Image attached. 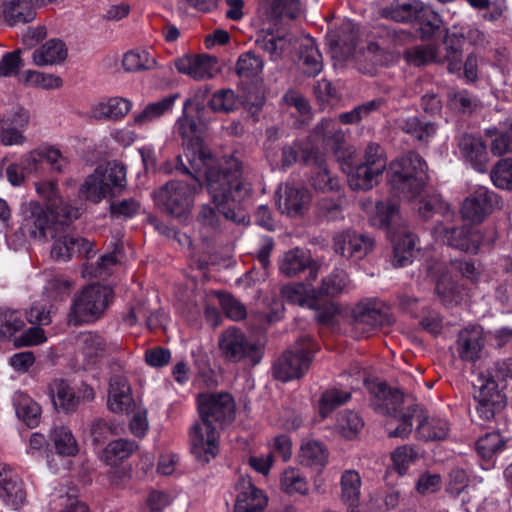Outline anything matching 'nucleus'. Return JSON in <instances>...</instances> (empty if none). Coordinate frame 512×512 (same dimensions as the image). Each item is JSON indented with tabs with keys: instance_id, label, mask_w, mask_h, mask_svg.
Listing matches in <instances>:
<instances>
[{
	"instance_id": "2f4dec72",
	"label": "nucleus",
	"mask_w": 512,
	"mask_h": 512,
	"mask_svg": "<svg viewBox=\"0 0 512 512\" xmlns=\"http://www.w3.org/2000/svg\"><path fill=\"white\" fill-rule=\"evenodd\" d=\"M132 108V102L122 97H112L96 104L92 113L98 120L117 121L127 115Z\"/></svg>"
},
{
	"instance_id": "bf43d9fd",
	"label": "nucleus",
	"mask_w": 512,
	"mask_h": 512,
	"mask_svg": "<svg viewBox=\"0 0 512 512\" xmlns=\"http://www.w3.org/2000/svg\"><path fill=\"white\" fill-rule=\"evenodd\" d=\"M281 488L287 494L298 493L306 495L308 493V483L305 477L294 468L286 469L281 476Z\"/></svg>"
},
{
	"instance_id": "a211bd4d",
	"label": "nucleus",
	"mask_w": 512,
	"mask_h": 512,
	"mask_svg": "<svg viewBox=\"0 0 512 512\" xmlns=\"http://www.w3.org/2000/svg\"><path fill=\"white\" fill-rule=\"evenodd\" d=\"M374 240L365 234L347 230L333 238L334 251L345 258L363 259L373 248Z\"/></svg>"
},
{
	"instance_id": "b1692460",
	"label": "nucleus",
	"mask_w": 512,
	"mask_h": 512,
	"mask_svg": "<svg viewBox=\"0 0 512 512\" xmlns=\"http://www.w3.org/2000/svg\"><path fill=\"white\" fill-rule=\"evenodd\" d=\"M234 512H263L268 498L257 488L249 476L240 477L235 484Z\"/></svg>"
},
{
	"instance_id": "423d86ee",
	"label": "nucleus",
	"mask_w": 512,
	"mask_h": 512,
	"mask_svg": "<svg viewBox=\"0 0 512 512\" xmlns=\"http://www.w3.org/2000/svg\"><path fill=\"white\" fill-rule=\"evenodd\" d=\"M416 422V437L424 441H439L447 438L450 432L449 422L440 416H428L425 411L415 405L409 412L402 415V424H397L391 428V423L387 424L386 430L388 437L406 439L412 432L413 422Z\"/></svg>"
},
{
	"instance_id": "c9c22d12",
	"label": "nucleus",
	"mask_w": 512,
	"mask_h": 512,
	"mask_svg": "<svg viewBox=\"0 0 512 512\" xmlns=\"http://www.w3.org/2000/svg\"><path fill=\"white\" fill-rule=\"evenodd\" d=\"M177 97L178 95L174 94L164 97L159 101L149 103L140 113L134 114V125L144 126L158 120L166 112L170 111L173 108Z\"/></svg>"
},
{
	"instance_id": "37998d69",
	"label": "nucleus",
	"mask_w": 512,
	"mask_h": 512,
	"mask_svg": "<svg viewBox=\"0 0 512 512\" xmlns=\"http://www.w3.org/2000/svg\"><path fill=\"white\" fill-rule=\"evenodd\" d=\"M263 68V59L254 51L249 50L238 57L235 72L238 77L248 80L259 76Z\"/></svg>"
},
{
	"instance_id": "13d9d810",
	"label": "nucleus",
	"mask_w": 512,
	"mask_h": 512,
	"mask_svg": "<svg viewBox=\"0 0 512 512\" xmlns=\"http://www.w3.org/2000/svg\"><path fill=\"white\" fill-rule=\"evenodd\" d=\"M133 441L126 439H118L110 442L105 449V459L109 465H116L129 458L136 449Z\"/></svg>"
},
{
	"instance_id": "c756f323",
	"label": "nucleus",
	"mask_w": 512,
	"mask_h": 512,
	"mask_svg": "<svg viewBox=\"0 0 512 512\" xmlns=\"http://www.w3.org/2000/svg\"><path fill=\"white\" fill-rule=\"evenodd\" d=\"M1 9L4 21L9 26L25 24L36 17L31 0H2Z\"/></svg>"
},
{
	"instance_id": "a878e982",
	"label": "nucleus",
	"mask_w": 512,
	"mask_h": 512,
	"mask_svg": "<svg viewBox=\"0 0 512 512\" xmlns=\"http://www.w3.org/2000/svg\"><path fill=\"white\" fill-rule=\"evenodd\" d=\"M395 126L409 135L414 141L427 145L437 134L435 122L425 120L416 115L396 119Z\"/></svg>"
},
{
	"instance_id": "6e6552de",
	"label": "nucleus",
	"mask_w": 512,
	"mask_h": 512,
	"mask_svg": "<svg viewBox=\"0 0 512 512\" xmlns=\"http://www.w3.org/2000/svg\"><path fill=\"white\" fill-rule=\"evenodd\" d=\"M218 348L222 358L230 363L244 362L256 366L263 357V346L250 340L241 329L235 326L225 329L219 335Z\"/></svg>"
},
{
	"instance_id": "58836bf2",
	"label": "nucleus",
	"mask_w": 512,
	"mask_h": 512,
	"mask_svg": "<svg viewBox=\"0 0 512 512\" xmlns=\"http://www.w3.org/2000/svg\"><path fill=\"white\" fill-rule=\"evenodd\" d=\"M25 322L21 312L0 307V340H13L24 329Z\"/></svg>"
},
{
	"instance_id": "4c0bfd02",
	"label": "nucleus",
	"mask_w": 512,
	"mask_h": 512,
	"mask_svg": "<svg viewBox=\"0 0 512 512\" xmlns=\"http://www.w3.org/2000/svg\"><path fill=\"white\" fill-rule=\"evenodd\" d=\"M349 286L350 280L347 273L344 270L336 268L322 279L321 285L316 293L319 297H335L341 293L347 292Z\"/></svg>"
},
{
	"instance_id": "4d7b16f0",
	"label": "nucleus",
	"mask_w": 512,
	"mask_h": 512,
	"mask_svg": "<svg viewBox=\"0 0 512 512\" xmlns=\"http://www.w3.org/2000/svg\"><path fill=\"white\" fill-rule=\"evenodd\" d=\"M406 60L415 66L425 65L430 62H442L441 53L432 45H419L405 52Z\"/></svg>"
},
{
	"instance_id": "49530a36",
	"label": "nucleus",
	"mask_w": 512,
	"mask_h": 512,
	"mask_svg": "<svg viewBox=\"0 0 512 512\" xmlns=\"http://www.w3.org/2000/svg\"><path fill=\"white\" fill-rule=\"evenodd\" d=\"M239 99L230 88L219 89L212 93L207 107L216 113H230L238 108Z\"/></svg>"
},
{
	"instance_id": "e433bc0d",
	"label": "nucleus",
	"mask_w": 512,
	"mask_h": 512,
	"mask_svg": "<svg viewBox=\"0 0 512 512\" xmlns=\"http://www.w3.org/2000/svg\"><path fill=\"white\" fill-rule=\"evenodd\" d=\"M13 405L17 417L27 426L35 427L39 423L40 406L27 394L16 392L13 396Z\"/></svg>"
},
{
	"instance_id": "7ed1b4c3",
	"label": "nucleus",
	"mask_w": 512,
	"mask_h": 512,
	"mask_svg": "<svg viewBox=\"0 0 512 512\" xmlns=\"http://www.w3.org/2000/svg\"><path fill=\"white\" fill-rule=\"evenodd\" d=\"M176 170L192 176L191 182L172 180L154 193L155 201L166 213L185 221L188 219L197 190L201 189L200 179L204 173L196 174L189 165L184 163L182 155L177 156Z\"/></svg>"
},
{
	"instance_id": "f8f14e48",
	"label": "nucleus",
	"mask_w": 512,
	"mask_h": 512,
	"mask_svg": "<svg viewBox=\"0 0 512 512\" xmlns=\"http://www.w3.org/2000/svg\"><path fill=\"white\" fill-rule=\"evenodd\" d=\"M375 395L372 405L374 409L391 417L398 424H402V415L409 412L416 404L409 403L403 393L397 389L389 388L385 383H378L373 390Z\"/></svg>"
},
{
	"instance_id": "603ef678",
	"label": "nucleus",
	"mask_w": 512,
	"mask_h": 512,
	"mask_svg": "<svg viewBox=\"0 0 512 512\" xmlns=\"http://www.w3.org/2000/svg\"><path fill=\"white\" fill-rule=\"evenodd\" d=\"M505 442L498 432L486 433L476 442V450L478 455L485 461L492 460L494 455L504 448Z\"/></svg>"
},
{
	"instance_id": "20e7f679",
	"label": "nucleus",
	"mask_w": 512,
	"mask_h": 512,
	"mask_svg": "<svg viewBox=\"0 0 512 512\" xmlns=\"http://www.w3.org/2000/svg\"><path fill=\"white\" fill-rule=\"evenodd\" d=\"M114 299L111 287L101 284L85 286L72 300L67 316L68 324L80 326L103 317Z\"/></svg>"
},
{
	"instance_id": "1a4fd4ad",
	"label": "nucleus",
	"mask_w": 512,
	"mask_h": 512,
	"mask_svg": "<svg viewBox=\"0 0 512 512\" xmlns=\"http://www.w3.org/2000/svg\"><path fill=\"white\" fill-rule=\"evenodd\" d=\"M315 347L310 337L299 339L295 346L284 352L274 363L273 372L276 379L283 382L301 378L309 369Z\"/></svg>"
},
{
	"instance_id": "8fccbe9b",
	"label": "nucleus",
	"mask_w": 512,
	"mask_h": 512,
	"mask_svg": "<svg viewBox=\"0 0 512 512\" xmlns=\"http://www.w3.org/2000/svg\"><path fill=\"white\" fill-rule=\"evenodd\" d=\"M398 215V204L393 200L379 201L374 213L370 216V223L377 228H389Z\"/></svg>"
},
{
	"instance_id": "5fc2aeb1",
	"label": "nucleus",
	"mask_w": 512,
	"mask_h": 512,
	"mask_svg": "<svg viewBox=\"0 0 512 512\" xmlns=\"http://www.w3.org/2000/svg\"><path fill=\"white\" fill-rule=\"evenodd\" d=\"M122 65L130 72L150 70L155 67L156 60L147 50H132L124 55Z\"/></svg>"
},
{
	"instance_id": "473e14b6",
	"label": "nucleus",
	"mask_w": 512,
	"mask_h": 512,
	"mask_svg": "<svg viewBox=\"0 0 512 512\" xmlns=\"http://www.w3.org/2000/svg\"><path fill=\"white\" fill-rule=\"evenodd\" d=\"M67 58V48L58 39H51L34 50L33 61L37 66L54 65L63 62Z\"/></svg>"
},
{
	"instance_id": "864d4df0",
	"label": "nucleus",
	"mask_w": 512,
	"mask_h": 512,
	"mask_svg": "<svg viewBox=\"0 0 512 512\" xmlns=\"http://www.w3.org/2000/svg\"><path fill=\"white\" fill-rule=\"evenodd\" d=\"M50 438L58 454L73 456L77 452L76 440L68 428L64 426L55 427L50 433Z\"/></svg>"
},
{
	"instance_id": "3c124183",
	"label": "nucleus",
	"mask_w": 512,
	"mask_h": 512,
	"mask_svg": "<svg viewBox=\"0 0 512 512\" xmlns=\"http://www.w3.org/2000/svg\"><path fill=\"white\" fill-rule=\"evenodd\" d=\"M415 20L419 24L422 37L429 38L440 30L442 20L440 16L430 7L421 2V10L417 11Z\"/></svg>"
},
{
	"instance_id": "4be33fe9",
	"label": "nucleus",
	"mask_w": 512,
	"mask_h": 512,
	"mask_svg": "<svg viewBox=\"0 0 512 512\" xmlns=\"http://www.w3.org/2000/svg\"><path fill=\"white\" fill-rule=\"evenodd\" d=\"M498 204V196L485 187H479L465 199L461 208L463 219L474 224L481 223Z\"/></svg>"
},
{
	"instance_id": "774afa93",
	"label": "nucleus",
	"mask_w": 512,
	"mask_h": 512,
	"mask_svg": "<svg viewBox=\"0 0 512 512\" xmlns=\"http://www.w3.org/2000/svg\"><path fill=\"white\" fill-rule=\"evenodd\" d=\"M269 11L274 18L295 19L301 14L302 9L299 0H271Z\"/></svg>"
},
{
	"instance_id": "2eb2a0df",
	"label": "nucleus",
	"mask_w": 512,
	"mask_h": 512,
	"mask_svg": "<svg viewBox=\"0 0 512 512\" xmlns=\"http://www.w3.org/2000/svg\"><path fill=\"white\" fill-rule=\"evenodd\" d=\"M38 194L47 200V206L40 204L56 223L72 222L81 215L80 209L64 202L58 195L54 182H41L36 186Z\"/></svg>"
},
{
	"instance_id": "ddd939ff",
	"label": "nucleus",
	"mask_w": 512,
	"mask_h": 512,
	"mask_svg": "<svg viewBox=\"0 0 512 512\" xmlns=\"http://www.w3.org/2000/svg\"><path fill=\"white\" fill-rule=\"evenodd\" d=\"M353 316L355 328L367 332L377 327L391 325L393 322L389 308L376 299L360 302L353 310Z\"/></svg>"
},
{
	"instance_id": "9d476101",
	"label": "nucleus",
	"mask_w": 512,
	"mask_h": 512,
	"mask_svg": "<svg viewBox=\"0 0 512 512\" xmlns=\"http://www.w3.org/2000/svg\"><path fill=\"white\" fill-rule=\"evenodd\" d=\"M200 420L221 430L235 419V402L229 393H205L197 398Z\"/></svg>"
},
{
	"instance_id": "338daca9",
	"label": "nucleus",
	"mask_w": 512,
	"mask_h": 512,
	"mask_svg": "<svg viewBox=\"0 0 512 512\" xmlns=\"http://www.w3.org/2000/svg\"><path fill=\"white\" fill-rule=\"evenodd\" d=\"M416 457L417 451L413 446L402 445L396 448L391 454L393 469L397 471L399 475H404Z\"/></svg>"
},
{
	"instance_id": "de8ad7c7",
	"label": "nucleus",
	"mask_w": 512,
	"mask_h": 512,
	"mask_svg": "<svg viewBox=\"0 0 512 512\" xmlns=\"http://www.w3.org/2000/svg\"><path fill=\"white\" fill-rule=\"evenodd\" d=\"M351 398V393L338 388L324 391L319 400V414L327 418L337 407L345 404Z\"/></svg>"
},
{
	"instance_id": "f257e3e1",
	"label": "nucleus",
	"mask_w": 512,
	"mask_h": 512,
	"mask_svg": "<svg viewBox=\"0 0 512 512\" xmlns=\"http://www.w3.org/2000/svg\"><path fill=\"white\" fill-rule=\"evenodd\" d=\"M174 132L182 138L184 163L196 174L204 173L207 190L218 212L235 221L230 203L241 202L251 190L243 179L241 162L233 156L215 158L204 145L200 127L184 109L175 122Z\"/></svg>"
},
{
	"instance_id": "680f3d73",
	"label": "nucleus",
	"mask_w": 512,
	"mask_h": 512,
	"mask_svg": "<svg viewBox=\"0 0 512 512\" xmlns=\"http://www.w3.org/2000/svg\"><path fill=\"white\" fill-rule=\"evenodd\" d=\"M447 105L460 113H471L477 106V99L466 90L452 89L447 95Z\"/></svg>"
},
{
	"instance_id": "72a5a7b5",
	"label": "nucleus",
	"mask_w": 512,
	"mask_h": 512,
	"mask_svg": "<svg viewBox=\"0 0 512 512\" xmlns=\"http://www.w3.org/2000/svg\"><path fill=\"white\" fill-rule=\"evenodd\" d=\"M288 44V40L285 36L276 35L269 28L259 31L255 39L256 47L267 52L270 56V60L274 62L282 58Z\"/></svg>"
},
{
	"instance_id": "a19ab883",
	"label": "nucleus",
	"mask_w": 512,
	"mask_h": 512,
	"mask_svg": "<svg viewBox=\"0 0 512 512\" xmlns=\"http://www.w3.org/2000/svg\"><path fill=\"white\" fill-rule=\"evenodd\" d=\"M464 38L457 34H447L444 40L445 54L441 55L442 62L448 63V70L451 73L457 72L462 67V46Z\"/></svg>"
},
{
	"instance_id": "39448f33",
	"label": "nucleus",
	"mask_w": 512,
	"mask_h": 512,
	"mask_svg": "<svg viewBox=\"0 0 512 512\" xmlns=\"http://www.w3.org/2000/svg\"><path fill=\"white\" fill-rule=\"evenodd\" d=\"M427 179V164L415 152H407L390 164L391 185L407 199L417 197L426 185Z\"/></svg>"
},
{
	"instance_id": "9b49d317",
	"label": "nucleus",
	"mask_w": 512,
	"mask_h": 512,
	"mask_svg": "<svg viewBox=\"0 0 512 512\" xmlns=\"http://www.w3.org/2000/svg\"><path fill=\"white\" fill-rule=\"evenodd\" d=\"M219 429L204 421L195 422L190 428L191 454L200 464H207L219 454Z\"/></svg>"
},
{
	"instance_id": "5701e85b",
	"label": "nucleus",
	"mask_w": 512,
	"mask_h": 512,
	"mask_svg": "<svg viewBox=\"0 0 512 512\" xmlns=\"http://www.w3.org/2000/svg\"><path fill=\"white\" fill-rule=\"evenodd\" d=\"M275 201L281 213L298 216L302 215L309 207L311 196L304 187L285 184L278 188Z\"/></svg>"
},
{
	"instance_id": "09e8293b",
	"label": "nucleus",
	"mask_w": 512,
	"mask_h": 512,
	"mask_svg": "<svg viewBox=\"0 0 512 512\" xmlns=\"http://www.w3.org/2000/svg\"><path fill=\"white\" fill-rule=\"evenodd\" d=\"M317 134L323 137L326 145L333 151H337L345 140V132L332 119H324L316 126Z\"/></svg>"
},
{
	"instance_id": "f3484780",
	"label": "nucleus",
	"mask_w": 512,
	"mask_h": 512,
	"mask_svg": "<svg viewBox=\"0 0 512 512\" xmlns=\"http://www.w3.org/2000/svg\"><path fill=\"white\" fill-rule=\"evenodd\" d=\"M76 345L83 356L85 367L96 365L100 359L118 348L116 344L109 343L104 336L94 331L81 332L77 337Z\"/></svg>"
},
{
	"instance_id": "f03ea898",
	"label": "nucleus",
	"mask_w": 512,
	"mask_h": 512,
	"mask_svg": "<svg viewBox=\"0 0 512 512\" xmlns=\"http://www.w3.org/2000/svg\"><path fill=\"white\" fill-rule=\"evenodd\" d=\"M20 230L24 236L33 239L54 240L51 256L55 260L68 261L75 254H84L87 258L93 254V243L85 238L68 234L65 228L71 223H56L50 219L48 212L37 201L21 205Z\"/></svg>"
},
{
	"instance_id": "e2e57ef3",
	"label": "nucleus",
	"mask_w": 512,
	"mask_h": 512,
	"mask_svg": "<svg viewBox=\"0 0 512 512\" xmlns=\"http://www.w3.org/2000/svg\"><path fill=\"white\" fill-rule=\"evenodd\" d=\"M490 177L496 187L512 190V159H500L491 170Z\"/></svg>"
},
{
	"instance_id": "69168bd1",
	"label": "nucleus",
	"mask_w": 512,
	"mask_h": 512,
	"mask_svg": "<svg viewBox=\"0 0 512 512\" xmlns=\"http://www.w3.org/2000/svg\"><path fill=\"white\" fill-rule=\"evenodd\" d=\"M218 299L223 312L229 319L240 321L246 317L247 310L245 305L231 294L224 292L218 293Z\"/></svg>"
},
{
	"instance_id": "6ab92c4d",
	"label": "nucleus",
	"mask_w": 512,
	"mask_h": 512,
	"mask_svg": "<svg viewBox=\"0 0 512 512\" xmlns=\"http://www.w3.org/2000/svg\"><path fill=\"white\" fill-rule=\"evenodd\" d=\"M485 345L483 328L479 325H469L459 331L455 349L462 361L475 363L482 357Z\"/></svg>"
},
{
	"instance_id": "ea45409f",
	"label": "nucleus",
	"mask_w": 512,
	"mask_h": 512,
	"mask_svg": "<svg viewBox=\"0 0 512 512\" xmlns=\"http://www.w3.org/2000/svg\"><path fill=\"white\" fill-rule=\"evenodd\" d=\"M341 499L350 506L356 507L360 500L361 477L355 470H346L341 476Z\"/></svg>"
},
{
	"instance_id": "79ce46f5",
	"label": "nucleus",
	"mask_w": 512,
	"mask_h": 512,
	"mask_svg": "<svg viewBox=\"0 0 512 512\" xmlns=\"http://www.w3.org/2000/svg\"><path fill=\"white\" fill-rule=\"evenodd\" d=\"M382 174L367 165L360 163L351 167L348 172V182L353 190H369L378 182Z\"/></svg>"
},
{
	"instance_id": "393cba45",
	"label": "nucleus",
	"mask_w": 512,
	"mask_h": 512,
	"mask_svg": "<svg viewBox=\"0 0 512 512\" xmlns=\"http://www.w3.org/2000/svg\"><path fill=\"white\" fill-rule=\"evenodd\" d=\"M280 272L287 277H295L301 272L308 270L307 280L314 281L319 272V265L312 259L311 255L300 248L287 251L279 263Z\"/></svg>"
},
{
	"instance_id": "412c9836",
	"label": "nucleus",
	"mask_w": 512,
	"mask_h": 512,
	"mask_svg": "<svg viewBox=\"0 0 512 512\" xmlns=\"http://www.w3.org/2000/svg\"><path fill=\"white\" fill-rule=\"evenodd\" d=\"M435 232L442 236L444 243L469 253H477L481 246V230L471 226H437Z\"/></svg>"
},
{
	"instance_id": "cd10ccee",
	"label": "nucleus",
	"mask_w": 512,
	"mask_h": 512,
	"mask_svg": "<svg viewBox=\"0 0 512 512\" xmlns=\"http://www.w3.org/2000/svg\"><path fill=\"white\" fill-rule=\"evenodd\" d=\"M215 65L216 59L208 55L183 56L175 61L178 72L196 80L211 78Z\"/></svg>"
},
{
	"instance_id": "6e6d98bb",
	"label": "nucleus",
	"mask_w": 512,
	"mask_h": 512,
	"mask_svg": "<svg viewBox=\"0 0 512 512\" xmlns=\"http://www.w3.org/2000/svg\"><path fill=\"white\" fill-rule=\"evenodd\" d=\"M419 10H421V1L413 0L403 4H392L383 10V16L396 22H410L415 20Z\"/></svg>"
},
{
	"instance_id": "c03bdc74",
	"label": "nucleus",
	"mask_w": 512,
	"mask_h": 512,
	"mask_svg": "<svg viewBox=\"0 0 512 512\" xmlns=\"http://www.w3.org/2000/svg\"><path fill=\"white\" fill-rule=\"evenodd\" d=\"M300 61L303 72L308 76H316L322 70V56L311 39L300 46Z\"/></svg>"
},
{
	"instance_id": "c85d7f7f",
	"label": "nucleus",
	"mask_w": 512,
	"mask_h": 512,
	"mask_svg": "<svg viewBox=\"0 0 512 512\" xmlns=\"http://www.w3.org/2000/svg\"><path fill=\"white\" fill-rule=\"evenodd\" d=\"M133 404L131 388L127 379L116 375L110 379L108 407L112 412H128Z\"/></svg>"
},
{
	"instance_id": "bb28decb",
	"label": "nucleus",
	"mask_w": 512,
	"mask_h": 512,
	"mask_svg": "<svg viewBox=\"0 0 512 512\" xmlns=\"http://www.w3.org/2000/svg\"><path fill=\"white\" fill-rule=\"evenodd\" d=\"M461 155L478 172H486L488 164V152L486 145L480 137L463 134L458 141Z\"/></svg>"
},
{
	"instance_id": "7c9ffc66",
	"label": "nucleus",
	"mask_w": 512,
	"mask_h": 512,
	"mask_svg": "<svg viewBox=\"0 0 512 512\" xmlns=\"http://www.w3.org/2000/svg\"><path fill=\"white\" fill-rule=\"evenodd\" d=\"M49 395L56 409L65 412L75 411L79 405V397L64 379H54L48 386Z\"/></svg>"
},
{
	"instance_id": "f704fd0d",
	"label": "nucleus",
	"mask_w": 512,
	"mask_h": 512,
	"mask_svg": "<svg viewBox=\"0 0 512 512\" xmlns=\"http://www.w3.org/2000/svg\"><path fill=\"white\" fill-rule=\"evenodd\" d=\"M393 243L392 265L401 268L411 264L415 253L416 237L412 233L404 231L394 237Z\"/></svg>"
},
{
	"instance_id": "4468645a",
	"label": "nucleus",
	"mask_w": 512,
	"mask_h": 512,
	"mask_svg": "<svg viewBox=\"0 0 512 512\" xmlns=\"http://www.w3.org/2000/svg\"><path fill=\"white\" fill-rule=\"evenodd\" d=\"M474 400L478 417L486 422L499 417L507 405L506 397L498 391L494 380L482 383L474 393Z\"/></svg>"
},
{
	"instance_id": "aec40b11",
	"label": "nucleus",
	"mask_w": 512,
	"mask_h": 512,
	"mask_svg": "<svg viewBox=\"0 0 512 512\" xmlns=\"http://www.w3.org/2000/svg\"><path fill=\"white\" fill-rule=\"evenodd\" d=\"M27 498L24 482L7 464H0V500L4 505L18 510Z\"/></svg>"
},
{
	"instance_id": "0eeeda50",
	"label": "nucleus",
	"mask_w": 512,
	"mask_h": 512,
	"mask_svg": "<svg viewBox=\"0 0 512 512\" xmlns=\"http://www.w3.org/2000/svg\"><path fill=\"white\" fill-rule=\"evenodd\" d=\"M126 186V169L121 163H110L97 167L81 185L80 194L94 203L108 196H114Z\"/></svg>"
},
{
	"instance_id": "0e129e2a",
	"label": "nucleus",
	"mask_w": 512,
	"mask_h": 512,
	"mask_svg": "<svg viewBox=\"0 0 512 512\" xmlns=\"http://www.w3.org/2000/svg\"><path fill=\"white\" fill-rule=\"evenodd\" d=\"M384 103L382 98L373 99L358 105L349 112H344L339 115V121L343 124L358 123L363 118L367 117L371 112L378 110Z\"/></svg>"
},
{
	"instance_id": "a18cd8bd",
	"label": "nucleus",
	"mask_w": 512,
	"mask_h": 512,
	"mask_svg": "<svg viewBox=\"0 0 512 512\" xmlns=\"http://www.w3.org/2000/svg\"><path fill=\"white\" fill-rule=\"evenodd\" d=\"M299 459L301 464L306 466H324L327 463L328 452L321 442L308 440L301 445Z\"/></svg>"
},
{
	"instance_id": "052dcab7",
	"label": "nucleus",
	"mask_w": 512,
	"mask_h": 512,
	"mask_svg": "<svg viewBox=\"0 0 512 512\" xmlns=\"http://www.w3.org/2000/svg\"><path fill=\"white\" fill-rule=\"evenodd\" d=\"M418 211L423 219H429L435 213L441 214L447 218L450 217L449 204L436 194L422 198L419 202Z\"/></svg>"
},
{
	"instance_id": "dca6fc26",
	"label": "nucleus",
	"mask_w": 512,
	"mask_h": 512,
	"mask_svg": "<svg viewBox=\"0 0 512 512\" xmlns=\"http://www.w3.org/2000/svg\"><path fill=\"white\" fill-rule=\"evenodd\" d=\"M300 161L311 168V185L319 191L329 192L339 189V181L330 175L325 157L318 150H302Z\"/></svg>"
}]
</instances>
